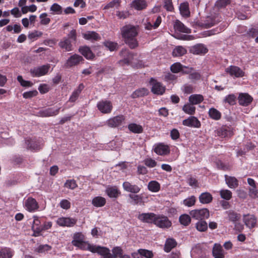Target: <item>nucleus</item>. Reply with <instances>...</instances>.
I'll use <instances>...</instances> for the list:
<instances>
[{
  "mask_svg": "<svg viewBox=\"0 0 258 258\" xmlns=\"http://www.w3.org/2000/svg\"><path fill=\"white\" fill-rule=\"evenodd\" d=\"M33 222L32 225V230L33 232V236H38L41 232L43 231L42 225L43 222V217H38L36 215L33 216Z\"/></svg>",
  "mask_w": 258,
  "mask_h": 258,
  "instance_id": "20e7f679",
  "label": "nucleus"
},
{
  "mask_svg": "<svg viewBox=\"0 0 258 258\" xmlns=\"http://www.w3.org/2000/svg\"><path fill=\"white\" fill-rule=\"evenodd\" d=\"M17 81L20 83L21 85L24 87H30L33 84L31 81L24 80L21 76L17 77Z\"/></svg>",
  "mask_w": 258,
  "mask_h": 258,
  "instance_id": "052dcab7",
  "label": "nucleus"
},
{
  "mask_svg": "<svg viewBox=\"0 0 258 258\" xmlns=\"http://www.w3.org/2000/svg\"><path fill=\"white\" fill-rule=\"evenodd\" d=\"M121 33L125 43L131 48L134 49L138 46V42L136 38L138 34L137 27L131 25L124 26L121 29Z\"/></svg>",
  "mask_w": 258,
  "mask_h": 258,
  "instance_id": "f03ea898",
  "label": "nucleus"
},
{
  "mask_svg": "<svg viewBox=\"0 0 258 258\" xmlns=\"http://www.w3.org/2000/svg\"><path fill=\"white\" fill-rule=\"evenodd\" d=\"M242 220L245 226L250 229L254 228L257 223L255 216L249 214L243 215Z\"/></svg>",
  "mask_w": 258,
  "mask_h": 258,
  "instance_id": "dca6fc26",
  "label": "nucleus"
},
{
  "mask_svg": "<svg viewBox=\"0 0 258 258\" xmlns=\"http://www.w3.org/2000/svg\"><path fill=\"white\" fill-rule=\"evenodd\" d=\"M179 11L180 14L184 17H189L190 16V11L189 9V4L187 2L181 3L179 6Z\"/></svg>",
  "mask_w": 258,
  "mask_h": 258,
  "instance_id": "c9c22d12",
  "label": "nucleus"
},
{
  "mask_svg": "<svg viewBox=\"0 0 258 258\" xmlns=\"http://www.w3.org/2000/svg\"><path fill=\"white\" fill-rule=\"evenodd\" d=\"M64 185L66 187L71 189H74L78 186L76 180L74 179L67 180Z\"/></svg>",
  "mask_w": 258,
  "mask_h": 258,
  "instance_id": "338daca9",
  "label": "nucleus"
},
{
  "mask_svg": "<svg viewBox=\"0 0 258 258\" xmlns=\"http://www.w3.org/2000/svg\"><path fill=\"white\" fill-rule=\"evenodd\" d=\"M182 124L190 127L200 128L201 123L197 117L194 116H190L182 121Z\"/></svg>",
  "mask_w": 258,
  "mask_h": 258,
  "instance_id": "2eb2a0df",
  "label": "nucleus"
},
{
  "mask_svg": "<svg viewBox=\"0 0 258 258\" xmlns=\"http://www.w3.org/2000/svg\"><path fill=\"white\" fill-rule=\"evenodd\" d=\"M125 117L123 115H119L111 117L106 121V124L110 127H117L125 122Z\"/></svg>",
  "mask_w": 258,
  "mask_h": 258,
  "instance_id": "6e6552de",
  "label": "nucleus"
},
{
  "mask_svg": "<svg viewBox=\"0 0 258 258\" xmlns=\"http://www.w3.org/2000/svg\"><path fill=\"white\" fill-rule=\"evenodd\" d=\"M38 92L36 90H33L30 91L25 92L23 94V97L25 99H31L36 96Z\"/></svg>",
  "mask_w": 258,
  "mask_h": 258,
  "instance_id": "69168bd1",
  "label": "nucleus"
},
{
  "mask_svg": "<svg viewBox=\"0 0 258 258\" xmlns=\"http://www.w3.org/2000/svg\"><path fill=\"white\" fill-rule=\"evenodd\" d=\"M173 27L175 31H179L180 32L185 33H190L191 32L190 29L186 27L182 23L178 20H176L174 22Z\"/></svg>",
  "mask_w": 258,
  "mask_h": 258,
  "instance_id": "bb28decb",
  "label": "nucleus"
},
{
  "mask_svg": "<svg viewBox=\"0 0 258 258\" xmlns=\"http://www.w3.org/2000/svg\"><path fill=\"white\" fill-rule=\"evenodd\" d=\"M122 187L125 191L132 194H138L141 189V188L138 185L133 184L129 181L123 182Z\"/></svg>",
  "mask_w": 258,
  "mask_h": 258,
  "instance_id": "412c9836",
  "label": "nucleus"
},
{
  "mask_svg": "<svg viewBox=\"0 0 258 258\" xmlns=\"http://www.w3.org/2000/svg\"><path fill=\"white\" fill-rule=\"evenodd\" d=\"M83 60L82 56L78 54H74L69 57L67 60L65 66L67 67H72L78 64Z\"/></svg>",
  "mask_w": 258,
  "mask_h": 258,
  "instance_id": "393cba45",
  "label": "nucleus"
},
{
  "mask_svg": "<svg viewBox=\"0 0 258 258\" xmlns=\"http://www.w3.org/2000/svg\"><path fill=\"white\" fill-rule=\"evenodd\" d=\"M199 201L203 204H208L213 201L212 195L208 192L202 193L199 196Z\"/></svg>",
  "mask_w": 258,
  "mask_h": 258,
  "instance_id": "473e14b6",
  "label": "nucleus"
},
{
  "mask_svg": "<svg viewBox=\"0 0 258 258\" xmlns=\"http://www.w3.org/2000/svg\"><path fill=\"white\" fill-rule=\"evenodd\" d=\"M50 69L49 64L43 65L30 70V73L33 77H39L45 75Z\"/></svg>",
  "mask_w": 258,
  "mask_h": 258,
  "instance_id": "9b49d317",
  "label": "nucleus"
},
{
  "mask_svg": "<svg viewBox=\"0 0 258 258\" xmlns=\"http://www.w3.org/2000/svg\"><path fill=\"white\" fill-rule=\"evenodd\" d=\"M154 224L159 228L166 229L171 226L172 223L167 216L157 215Z\"/></svg>",
  "mask_w": 258,
  "mask_h": 258,
  "instance_id": "0eeeda50",
  "label": "nucleus"
},
{
  "mask_svg": "<svg viewBox=\"0 0 258 258\" xmlns=\"http://www.w3.org/2000/svg\"><path fill=\"white\" fill-rule=\"evenodd\" d=\"M24 205L26 209L29 212H35L39 208L38 203L32 197H28L25 200Z\"/></svg>",
  "mask_w": 258,
  "mask_h": 258,
  "instance_id": "ddd939ff",
  "label": "nucleus"
},
{
  "mask_svg": "<svg viewBox=\"0 0 258 258\" xmlns=\"http://www.w3.org/2000/svg\"><path fill=\"white\" fill-rule=\"evenodd\" d=\"M191 216L187 214H182L179 218V222L185 226H188L191 222Z\"/></svg>",
  "mask_w": 258,
  "mask_h": 258,
  "instance_id": "8fccbe9b",
  "label": "nucleus"
},
{
  "mask_svg": "<svg viewBox=\"0 0 258 258\" xmlns=\"http://www.w3.org/2000/svg\"><path fill=\"white\" fill-rule=\"evenodd\" d=\"M128 130L134 134H141L143 132V127L140 125L136 123H131L128 124Z\"/></svg>",
  "mask_w": 258,
  "mask_h": 258,
  "instance_id": "4c0bfd02",
  "label": "nucleus"
},
{
  "mask_svg": "<svg viewBox=\"0 0 258 258\" xmlns=\"http://www.w3.org/2000/svg\"><path fill=\"white\" fill-rule=\"evenodd\" d=\"M104 45L110 51H114L117 49V43L110 41H106L103 43Z\"/></svg>",
  "mask_w": 258,
  "mask_h": 258,
  "instance_id": "0e129e2a",
  "label": "nucleus"
},
{
  "mask_svg": "<svg viewBox=\"0 0 258 258\" xmlns=\"http://www.w3.org/2000/svg\"><path fill=\"white\" fill-rule=\"evenodd\" d=\"M79 50V52L87 59H92L95 56L90 48L88 46H85L81 47Z\"/></svg>",
  "mask_w": 258,
  "mask_h": 258,
  "instance_id": "7c9ffc66",
  "label": "nucleus"
},
{
  "mask_svg": "<svg viewBox=\"0 0 258 258\" xmlns=\"http://www.w3.org/2000/svg\"><path fill=\"white\" fill-rule=\"evenodd\" d=\"M83 37L91 41H98L101 39L99 34L95 31H88L83 34Z\"/></svg>",
  "mask_w": 258,
  "mask_h": 258,
  "instance_id": "72a5a7b5",
  "label": "nucleus"
},
{
  "mask_svg": "<svg viewBox=\"0 0 258 258\" xmlns=\"http://www.w3.org/2000/svg\"><path fill=\"white\" fill-rule=\"evenodd\" d=\"M215 134L221 138L231 137L233 135V128L230 126L223 125L215 131Z\"/></svg>",
  "mask_w": 258,
  "mask_h": 258,
  "instance_id": "1a4fd4ad",
  "label": "nucleus"
},
{
  "mask_svg": "<svg viewBox=\"0 0 258 258\" xmlns=\"http://www.w3.org/2000/svg\"><path fill=\"white\" fill-rule=\"evenodd\" d=\"M236 96L234 94H229L225 97L224 102L230 105H233L236 103Z\"/></svg>",
  "mask_w": 258,
  "mask_h": 258,
  "instance_id": "13d9d810",
  "label": "nucleus"
},
{
  "mask_svg": "<svg viewBox=\"0 0 258 258\" xmlns=\"http://www.w3.org/2000/svg\"><path fill=\"white\" fill-rule=\"evenodd\" d=\"M156 216L153 213H142L138 215V219L143 222L154 224Z\"/></svg>",
  "mask_w": 258,
  "mask_h": 258,
  "instance_id": "a211bd4d",
  "label": "nucleus"
},
{
  "mask_svg": "<svg viewBox=\"0 0 258 258\" xmlns=\"http://www.w3.org/2000/svg\"><path fill=\"white\" fill-rule=\"evenodd\" d=\"M92 205L96 208H100L104 206L106 203V200L101 196H97L92 200Z\"/></svg>",
  "mask_w": 258,
  "mask_h": 258,
  "instance_id": "cd10ccee",
  "label": "nucleus"
},
{
  "mask_svg": "<svg viewBox=\"0 0 258 258\" xmlns=\"http://www.w3.org/2000/svg\"><path fill=\"white\" fill-rule=\"evenodd\" d=\"M225 179L226 183L230 188H236L238 187V181L235 177L225 175Z\"/></svg>",
  "mask_w": 258,
  "mask_h": 258,
  "instance_id": "2f4dec72",
  "label": "nucleus"
},
{
  "mask_svg": "<svg viewBox=\"0 0 258 258\" xmlns=\"http://www.w3.org/2000/svg\"><path fill=\"white\" fill-rule=\"evenodd\" d=\"M73 239L72 241V244L75 247L83 250H89L93 253H97L100 254L103 246L93 245L86 241L85 236L82 232H76L73 235Z\"/></svg>",
  "mask_w": 258,
  "mask_h": 258,
  "instance_id": "f257e3e1",
  "label": "nucleus"
},
{
  "mask_svg": "<svg viewBox=\"0 0 258 258\" xmlns=\"http://www.w3.org/2000/svg\"><path fill=\"white\" fill-rule=\"evenodd\" d=\"M148 189L151 192H157L160 190V184L156 180L150 181L147 186Z\"/></svg>",
  "mask_w": 258,
  "mask_h": 258,
  "instance_id": "79ce46f5",
  "label": "nucleus"
},
{
  "mask_svg": "<svg viewBox=\"0 0 258 258\" xmlns=\"http://www.w3.org/2000/svg\"><path fill=\"white\" fill-rule=\"evenodd\" d=\"M149 83L152 86L151 90L153 94L157 95H162L165 93L166 87L161 82L151 78Z\"/></svg>",
  "mask_w": 258,
  "mask_h": 258,
  "instance_id": "39448f33",
  "label": "nucleus"
},
{
  "mask_svg": "<svg viewBox=\"0 0 258 258\" xmlns=\"http://www.w3.org/2000/svg\"><path fill=\"white\" fill-rule=\"evenodd\" d=\"M225 71L231 76L235 78H241L245 76V73L240 68L235 66H230L226 69Z\"/></svg>",
  "mask_w": 258,
  "mask_h": 258,
  "instance_id": "4468645a",
  "label": "nucleus"
},
{
  "mask_svg": "<svg viewBox=\"0 0 258 258\" xmlns=\"http://www.w3.org/2000/svg\"><path fill=\"white\" fill-rule=\"evenodd\" d=\"M77 220L71 217H61L56 220V223L61 227H73L77 223Z\"/></svg>",
  "mask_w": 258,
  "mask_h": 258,
  "instance_id": "f8f14e48",
  "label": "nucleus"
},
{
  "mask_svg": "<svg viewBox=\"0 0 258 258\" xmlns=\"http://www.w3.org/2000/svg\"><path fill=\"white\" fill-rule=\"evenodd\" d=\"M187 52L186 49L182 46L175 47L172 51L173 57H180L185 54Z\"/></svg>",
  "mask_w": 258,
  "mask_h": 258,
  "instance_id": "c03bdc74",
  "label": "nucleus"
},
{
  "mask_svg": "<svg viewBox=\"0 0 258 258\" xmlns=\"http://www.w3.org/2000/svg\"><path fill=\"white\" fill-rule=\"evenodd\" d=\"M98 109L102 113H110L113 108L111 101L108 100H101L97 104Z\"/></svg>",
  "mask_w": 258,
  "mask_h": 258,
  "instance_id": "9d476101",
  "label": "nucleus"
},
{
  "mask_svg": "<svg viewBox=\"0 0 258 258\" xmlns=\"http://www.w3.org/2000/svg\"><path fill=\"white\" fill-rule=\"evenodd\" d=\"M219 194L221 198L226 201L230 200L232 197V192L228 189H221L219 191Z\"/></svg>",
  "mask_w": 258,
  "mask_h": 258,
  "instance_id": "09e8293b",
  "label": "nucleus"
},
{
  "mask_svg": "<svg viewBox=\"0 0 258 258\" xmlns=\"http://www.w3.org/2000/svg\"><path fill=\"white\" fill-rule=\"evenodd\" d=\"M43 34V33L38 30H34L29 33L28 37L29 39L33 41L38 38L40 37Z\"/></svg>",
  "mask_w": 258,
  "mask_h": 258,
  "instance_id": "5fc2aeb1",
  "label": "nucleus"
},
{
  "mask_svg": "<svg viewBox=\"0 0 258 258\" xmlns=\"http://www.w3.org/2000/svg\"><path fill=\"white\" fill-rule=\"evenodd\" d=\"M105 194L110 198H117L121 192L116 186L108 185L105 190Z\"/></svg>",
  "mask_w": 258,
  "mask_h": 258,
  "instance_id": "4be33fe9",
  "label": "nucleus"
},
{
  "mask_svg": "<svg viewBox=\"0 0 258 258\" xmlns=\"http://www.w3.org/2000/svg\"><path fill=\"white\" fill-rule=\"evenodd\" d=\"M127 56L122 60H120L119 63L121 64H125L134 66V54L127 52Z\"/></svg>",
  "mask_w": 258,
  "mask_h": 258,
  "instance_id": "de8ad7c7",
  "label": "nucleus"
},
{
  "mask_svg": "<svg viewBox=\"0 0 258 258\" xmlns=\"http://www.w3.org/2000/svg\"><path fill=\"white\" fill-rule=\"evenodd\" d=\"M249 196L252 198H258V188L257 185L254 187H249L248 190Z\"/></svg>",
  "mask_w": 258,
  "mask_h": 258,
  "instance_id": "774afa93",
  "label": "nucleus"
},
{
  "mask_svg": "<svg viewBox=\"0 0 258 258\" xmlns=\"http://www.w3.org/2000/svg\"><path fill=\"white\" fill-rule=\"evenodd\" d=\"M128 197L132 200L134 205H144V204L142 195L129 194Z\"/></svg>",
  "mask_w": 258,
  "mask_h": 258,
  "instance_id": "58836bf2",
  "label": "nucleus"
},
{
  "mask_svg": "<svg viewBox=\"0 0 258 258\" xmlns=\"http://www.w3.org/2000/svg\"><path fill=\"white\" fill-rule=\"evenodd\" d=\"M51 246L48 244H41L36 249L35 251L38 253H45L51 249Z\"/></svg>",
  "mask_w": 258,
  "mask_h": 258,
  "instance_id": "4d7b16f0",
  "label": "nucleus"
},
{
  "mask_svg": "<svg viewBox=\"0 0 258 258\" xmlns=\"http://www.w3.org/2000/svg\"><path fill=\"white\" fill-rule=\"evenodd\" d=\"M197 229L201 232H204L208 229V225L207 222L203 220H200L196 224Z\"/></svg>",
  "mask_w": 258,
  "mask_h": 258,
  "instance_id": "6e6d98bb",
  "label": "nucleus"
},
{
  "mask_svg": "<svg viewBox=\"0 0 258 258\" xmlns=\"http://www.w3.org/2000/svg\"><path fill=\"white\" fill-rule=\"evenodd\" d=\"M59 46L60 48L65 49L66 51L72 50V45L71 41L68 38H64L59 43Z\"/></svg>",
  "mask_w": 258,
  "mask_h": 258,
  "instance_id": "a18cd8bd",
  "label": "nucleus"
},
{
  "mask_svg": "<svg viewBox=\"0 0 258 258\" xmlns=\"http://www.w3.org/2000/svg\"><path fill=\"white\" fill-rule=\"evenodd\" d=\"M238 100L240 105L247 106L251 103L253 98L248 93H241L239 94Z\"/></svg>",
  "mask_w": 258,
  "mask_h": 258,
  "instance_id": "aec40b11",
  "label": "nucleus"
},
{
  "mask_svg": "<svg viewBox=\"0 0 258 258\" xmlns=\"http://www.w3.org/2000/svg\"><path fill=\"white\" fill-rule=\"evenodd\" d=\"M154 151L157 155L164 156L170 153V149L168 145L164 143H159L155 145Z\"/></svg>",
  "mask_w": 258,
  "mask_h": 258,
  "instance_id": "f3484780",
  "label": "nucleus"
},
{
  "mask_svg": "<svg viewBox=\"0 0 258 258\" xmlns=\"http://www.w3.org/2000/svg\"><path fill=\"white\" fill-rule=\"evenodd\" d=\"M190 52L197 55H204L208 52V49L205 44L199 43L191 47Z\"/></svg>",
  "mask_w": 258,
  "mask_h": 258,
  "instance_id": "6ab92c4d",
  "label": "nucleus"
},
{
  "mask_svg": "<svg viewBox=\"0 0 258 258\" xmlns=\"http://www.w3.org/2000/svg\"><path fill=\"white\" fill-rule=\"evenodd\" d=\"M131 6L135 10L140 11L145 9L147 5L146 0H134L131 4Z\"/></svg>",
  "mask_w": 258,
  "mask_h": 258,
  "instance_id": "c85d7f7f",
  "label": "nucleus"
},
{
  "mask_svg": "<svg viewBox=\"0 0 258 258\" xmlns=\"http://www.w3.org/2000/svg\"><path fill=\"white\" fill-rule=\"evenodd\" d=\"M220 21L221 19L218 16L208 17L202 24V26L205 28H209L218 24Z\"/></svg>",
  "mask_w": 258,
  "mask_h": 258,
  "instance_id": "b1692460",
  "label": "nucleus"
},
{
  "mask_svg": "<svg viewBox=\"0 0 258 258\" xmlns=\"http://www.w3.org/2000/svg\"><path fill=\"white\" fill-rule=\"evenodd\" d=\"M84 88V86L83 84L81 83L79 84L77 88L73 92L72 95L70 97L69 101L71 102H75L78 98L80 94Z\"/></svg>",
  "mask_w": 258,
  "mask_h": 258,
  "instance_id": "c756f323",
  "label": "nucleus"
},
{
  "mask_svg": "<svg viewBox=\"0 0 258 258\" xmlns=\"http://www.w3.org/2000/svg\"><path fill=\"white\" fill-rule=\"evenodd\" d=\"M189 214L192 218L199 220L208 219L210 216L209 211L207 208L191 210L189 212Z\"/></svg>",
  "mask_w": 258,
  "mask_h": 258,
  "instance_id": "423d86ee",
  "label": "nucleus"
},
{
  "mask_svg": "<svg viewBox=\"0 0 258 258\" xmlns=\"http://www.w3.org/2000/svg\"><path fill=\"white\" fill-rule=\"evenodd\" d=\"M148 90L145 88H140L134 91L132 94L133 98L142 97L148 94Z\"/></svg>",
  "mask_w": 258,
  "mask_h": 258,
  "instance_id": "49530a36",
  "label": "nucleus"
},
{
  "mask_svg": "<svg viewBox=\"0 0 258 258\" xmlns=\"http://www.w3.org/2000/svg\"><path fill=\"white\" fill-rule=\"evenodd\" d=\"M163 7L168 12H173L174 10V7L172 4V0H163Z\"/></svg>",
  "mask_w": 258,
  "mask_h": 258,
  "instance_id": "bf43d9fd",
  "label": "nucleus"
},
{
  "mask_svg": "<svg viewBox=\"0 0 258 258\" xmlns=\"http://www.w3.org/2000/svg\"><path fill=\"white\" fill-rule=\"evenodd\" d=\"M225 214L227 215L228 220L233 223L239 221L241 218L240 214L233 210L227 211Z\"/></svg>",
  "mask_w": 258,
  "mask_h": 258,
  "instance_id": "f704fd0d",
  "label": "nucleus"
},
{
  "mask_svg": "<svg viewBox=\"0 0 258 258\" xmlns=\"http://www.w3.org/2000/svg\"><path fill=\"white\" fill-rule=\"evenodd\" d=\"M177 245V242L173 238H168L166 240L164 245V251L166 252H170L172 249Z\"/></svg>",
  "mask_w": 258,
  "mask_h": 258,
  "instance_id": "ea45409f",
  "label": "nucleus"
},
{
  "mask_svg": "<svg viewBox=\"0 0 258 258\" xmlns=\"http://www.w3.org/2000/svg\"><path fill=\"white\" fill-rule=\"evenodd\" d=\"M196 198L194 196L188 197L183 201V204L186 207H191L195 205Z\"/></svg>",
  "mask_w": 258,
  "mask_h": 258,
  "instance_id": "864d4df0",
  "label": "nucleus"
},
{
  "mask_svg": "<svg viewBox=\"0 0 258 258\" xmlns=\"http://www.w3.org/2000/svg\"><path fill=\"white\" fill-rule=\"evenodd\" d=\"M208 114L211 118L215 120H220L222 116L221 113L214 107L210 108Z\"/></svg>",
  "mask_w": 258,
  "mask_h": 258,
  "instance_id": "37998d69",
  "label": "nucleus"
},
{
  "mask_svg": "<svg viewBox=\"0 0 258 258\" xmlns=\"http://www.w3.org/2000/svg\"><path fill=\"white\" fill-rule=\"evenodd\" d=\"M25 141L26 148L28 150L36 151L40 149L39 143L36 139L27 138Z\"/></svg>",
  "mask_w": 258,
  "mask_h": 258,
  "instance_id": "a878e982",
  "label": "nucleus"
},
{
  "mask_svg": "<svg viewBox=\"0 0 258 258\" xmlns=\"http://www.w3.org/2000/svg\"><path fill=\"white\" fill-rule=\"evenodd\" d=\"M182 109L183 111L187 114L193 115L196 113V108L194 106V105L190 103L189 102L184 104Z\"/></svg>",
  "mask_w": 258,
  "mask_h": 258,
  "instance_id": "a19ab883",
  "label": "nucleus"
},
{
  "mask_svg": "<svg viewBox=\"0 0 258 258\" xmlns=\"http://www.w3.org/2000/svg\"><path fill=\"white\" fill-rule=\"evenodd\" d=\"M100 252V255L102 258H132L131 256L126 254L123 253V251L122 248L120 246H115L112 249V254L110 253V249L103 246L101 251Z\"/></svg>",
  "mask_w": 258,
  "mask_h": 258,
  "instance_id": "7ed1b4c3",
  "label": "nucleus"
},
{
  "mask_svg": "<svg viewBox=\"0 0 258 258\" xmlns=\"http://www.w3.org/2000/svg\"><path fill=\"white\" fill-rule=\"evenodd\" d=\"M13 254L9 248L5 247L0 250V258H12Z\"/></svg>",
  "mask_w": 258,
  "mask_h": 258,
  "instance_id": "3c124183",
  "label": "nucleus"
},
{
  "mask_svg": "<svg viewBox=\"0 0 258 258\" xmlns=\"http://www.w3.org/2000/svg\"><path fill=\"white\" fill-rule=\"evenodd\" d=\"M182 64L180 62H175L170 66V71L174 74L181 72Z\"/></svg>",
  "mask_w": 258,
  "mask_h": 258,
  "instance_id": "680f3d73",
  "label": "nucleus"
},
{
  "mask_svg": "<svg viewBox=\"0 0 258 258\" xmlns=\"http://www.w3.org/2000/svg\"><path fill=\"white\" fill-rule=\"evenodd\" d=\"M60 109V108H58L56 109H53L52 108H46L40 110L38 112V115L42 117L55 116L59 113Z\"/></svg>",
  "mask_w": 258,
  "mask_h": 258,
  "instance_id": "5701e85b",
  "label": "nucleus"
},
{
  "mask_svg": "<svg viewBox=\"0 0 258 258\" xmlns=\"http://www.w3.org/2000/svg\"><path fill=\"white\" fill-rule=\"evenodd\" d=\"M48 15L46 13H44L41 14L39 18L40 19V24L43 25H48L50 22V19L48 18Z\"/></svg>",
  "mask_w": 258,
  "mask_h": 258,
  "instance_id": "e2e57ef3",
  "label": "nucleus"
},
{
  "mask_svg": "<svg viewBox=\"0 0 258 258\" xmlns=\"http://www.w3.org/2000/svg\"><path fill=\"white\" fill-rule=\"evenodd\" d=\"M212 253L213 256L224 255V251L220 244L215 243L213 246Z\"/></svg>",
  "mask_w": 258,
  "mask_h": 258,
  "instance_id": "603ef678",
  "label": "nucleus"
},
{
  "mask_svg": "<svg viewBox=\"0 0 258 258\" xmlns=\"http://www.w3.org/2000/svg\"><path fill=\"white\" fill-rule=\"evenodd\" d=\"M204 96L201 94H192L188 97V101L190 103L197 105L204 101Z\"/></svg>",
  "mask_w": 258,
  "mask_h": 258,
  "instance_id": "e433bc0d",
  "label": "nucleus"
}]
</instances>
